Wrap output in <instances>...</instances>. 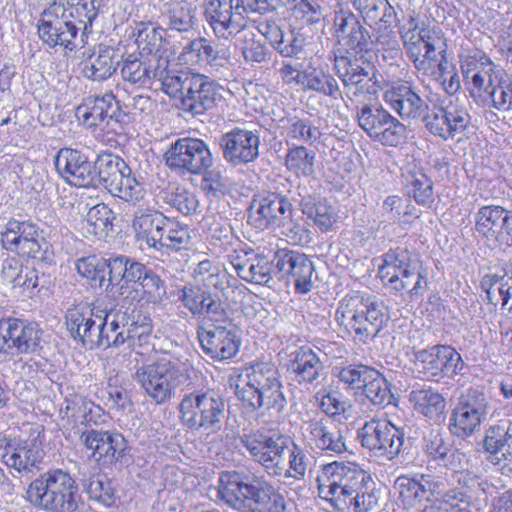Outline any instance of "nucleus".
Returning a JSON list of instances; mask_svg holds the SVG:
<instances>
[{
  "mask_svg": "<svg viewBox=\"0 0 512 512\" xmlns=\"http://www.w3.org/2000/svg\"><path fill=\"white\" fill-rule=\"evenodd\" d=\"M389 319L383 302L359 292L344 296L335 311L336 322L362 342L373 340Z\"/></svg>",
  "mask_w": 512,
  "mask_h": 512,
  "instance_id": "5",
  "label": "nucleus"
},
{
  "mask_svg": "<svg viewBox=\"0 0 512 512\" xmlns=\"http://www.w3.org/2000/svg\"><path fill=\"white\" fill-rule=\"evenodd\" d=\"M423 121L431 134L448 140L467 129L471 116L466 107L456 99L442 101L441 105L434 106L424 116Z\"/></svg>",
  "mask_w": 512,
  "mask_h": 512,
  "instance_id": "20",
  "label": "nucleus"
},
{
  "mask_svg": "<svg viewBox=\"0 0 512 512\" xmlns=\"http://www.w3.org/2000/svg\"><path fill=\"white\" fill-rule=\"evenodd\" d=\"M163 201L183 215L199 212V200L196 194L183 186L172 187L163 192Z\"/></svg>",
  "mask_w": 512,
  "mask_h": 512,
  "instance_id": "56",
  "label": "nucleus"
},
{
  "mask_svg": "<svg viewBox=\"0 0 512 512\" xmlns=\"http://www.w3.org/2000/svg\"><path fill=\"white\" fill-rule=\"evenodd\" d=\"M168 167L190 174H201L213 164V157L207 144L198 138H180L166 151Z\"/></svg>",
  "mask_w": 512,
  "mask_h": 512,
  "instance_id": "18",
  "label": "nucleus"
},
{
  "mask_svg": "<svg viewBox=\"0 0 512 512\" xmlns=\"http://www.w3.org/2000/svg\"><path fill=\"white\" fill-rule=\"evenodd\" d=\"M275 0H210L205 9L206 19L219 39H230L247 25V12L260 14L276 9Z\"/></svg>",
  "mask_w": 512,
  "mask_h": 512,
  "instance_id": "8",
  "label": "nucleus"
},
{
  "mask_svg": "<svg viewBox=\"0 0 512 512\" xmlns=\"http://www.w3.org/2000/svg\"><path fill=\"white\" fill-rule=\"evenodd\" d=\"M58 174L70 185L78 187L96 186V174L93 164L83 152L62 148L54 157Z\"/></svg>",
  "mask_w": 512,
  "mask_h": 512,
  "instance_id": "27",
  "label": "nucleus"
},
{
  "mask_svg": "<svg viewBox=\"0 0 512 512\" xmlns=\"http://www.w3.org/2000/svg\"><path fill=\"white\" fill-rule=\"evenodd\" d=\"M475 230L493 245L512 246V210L499 205L481 207L475 216Z\"/></svg>",
  "mask_w": 512,
  "mask_h": 512,
  "instance_id": "24",
  "label": "nucleus"
},
{
  "mask_svg": "<svg viewBox=\"0 0 512 512\" xmlns=\"http://www.w3.org/2000/svg\"><path fill=\"white\" fill-rule=\"evenodd\" d=\"M225 410L224 399L214 390L186 393L179 404L183 424L191 430L208 434L221 430Z\"/></svg>",
  "mask_w": 512,
  "mask_h": 512,
  "instance_id": "9",
  "label": "nucleus"
},
{
  "mask_svg": "<svg viewBox=\"0 0 512 512\" xmlns=\"http://www.w3.org/2000/svg\"><path fill=\"white\" fill-rule=\"evenodd\" d=\"M117 65L115 50L100 45L98 51L82 63V75L92 81H105L116 72Z\"/></svg>",
  "mask_w": 512,
  "mask_h": 512,
  "instance_id": "40",
  "label": "nucleus"
},
{
  "mask_svg": "<svg viewBox=\"0 0 512 512\" xmlns=\"http://www.w3.org/2000/svg\"><path fill=\"white\" fill-rule=\"evenodd\" d=\"M464 76L471 80L472 97L501 111L512 109V81L482 51L466 56L462 64Z\"/></svg>",
  "mask_w": 512,
  "mask_h": 512,
  "instance_id": "4",
  "label": "nucleus"
},
{
  "mask_svg": "<svg viewBox=\"0 0 512 512\" xmlns=\"http://www.w3.org/2000/svg\"><path fill=\"white\" fill-rule=\"evenodd\" d=\"M55 5L61 7V13L74 18L80 24H83V33L92 27L93 21L98 15L99 0H58Z\"/></svg>",
  "mask_w": 512,
  "mask_h": 512,
  "instance_id": "52",
  "label": "nucleus"
},
{
  "mask_svg": "<svg viewBox=\"0 0 512 512\" xmlns=\"http://www.w3.org/2000/svg\"><path fill=\"white\" fill-rule=\"evenodd\" d=\"M292 213V204L284 195L269 193L253 200L248 222L258 230H265L284 226L291 219Z\"/></svg>",
  "mask_w": 512,
  "mask_h": 512,
  "instance_id": "25",
  "label": "nucleus"
},
{
  "mask_svg": "<svg viewBox=\"0 0 512 512\" xmlns=\"http://www.w3.org/2000/svg\"><path fill=\"white\" fill-rule=\"evenodd\" d=\"M237 398L254 410L280 414L287 400L277 368L268 362H257L241 370L234 381Z\"/></svg>",
  "mask_w": 512,
  "mask_h": 512,
  "instance_id": "3",
  "label": "nucleus"
},
{
  "mask_svg": "<svg viewBox=\"0 0 512 512\" xmlns=\"http://www.w3.org/2000/svg\"><path fill=\"white\" fill-rule=\"evenodd\" d=\"M81 443L92 451V456L102 464H113L124 457L127 442L116 431L86 429L80 433Z\"/></svg>",
  "mask_w": 512,
  "mask_h": 512,
  "instance_id": "29",
  "label": "nucleus"
},
{
  "mask_svg": "<svg viewBox=\"0 0 512 512\" xmlns=\"http://www.w3.org/2000/svg\"><path fill=\"white\" fill-rule=\"evenodd\" d=\"M79 30L76 23L61 13V7L54 3L42 13L38 24L39 37L45 44L50 48L60 46L69 51L85 44L84 33L78 38Z\"/></svg>",
  "mask_w": 512,
  "mask_h": 512,
  "instance_id": "15",
  "label": "nucleus"
},
{
  "mask_svg": "<svg viewBox=\"0 0 512 512\" xmlns=\"http://www.w3.org/2000/svg\"><path fill=\"white\" fill-rule=\"evenodd\" d=\"M253 501L259 512H284V497L263 478L253 476L248 485L247 503Z\"/></svg>",
  "mask_w": 512,
  "mask_h": 512,
  "instance_id": "39",
  "label": "nucleus"
},
{
  "mask_svg": "<svg viewBox=\"0 0 512 512\" xmlns=\"http://www.w3.org/2000/svg\"><path fill=\"white\" fill-rule=\"evenodd\" d=\"M127 325V313L123 311L106 312L105 325L103 326L108 344L95 346L97 348L120 347L124 344V333Z\"/></svg>",
  "mask_w": 512,
  "mask_h": 512,
  "instance_id": "61",
  "label": "nucleus"
},
{
  "mask_svg": "<svg viewBox=\"0 0 512 512\" xmlns=\"http://www.w3.org/2000/svg\"><path fill=\"white\" fill-rule=\"evenodd\" d=\"M481 288L488 302L494 307L500 305L505 315L512 319V279L498 274H486Z\"/></svg>",
  "mask_w": 512,
  "mask_h": 512,
  "instance_id": "41",
  "label": "nucleus"
},
{
  "mask_svg": "<svg viewBox=\"0 0 512 512\" xmlns=\"http://www.w3.org/2000/svg\"><path fill=\"white\" fill-rule=\"evenodd\" d=\"M318 406L328 416L348 414L351 405L340 392L331 389H322L315 395Z\"/></svg>",
  "mask_w": 512,
  "mask_h": 512,
  "instance_id": "63",
  "label": "nucleus"
},
{
  "mask_svg": "<svg viewBox=\"0 0 512 512\" xmlns=\"http://www.w3.org/2000/svg\"><path fill=\"white\" fill-rule=\"evenodd\" d=\"M191 240V231L188 226L167 217L155 250L160 251L163 248L173 251L188 249Z\"/></svg>",
  "mask_w": 512,
  "mask_h": 512,
  "instance_id": "51",
  "label": "nucleus"
},
{
  "mask_svg": "<svg viewBox=\"0 0 512 512\" xmlns=\"http://www.w3.org/2000/svg\"><path fill=\"white\" fill-rule=\"evenodd\" d=\"M2 247L22 257L46 260L49 243L44 232L35 223L28 220L11 218L0 234Z\"/></svg>",
  "mask_w": 512,
  "mask_h": 512,
  "instance_id": "11",
  "label": "nucleus"
},
{
  "mask_svg": "<svg viewBox=\"0 0 512 512\" xmlns=\"http://www.w3.org/2000/svg\"><path fill=\"white\" fill-rule=\"evenodd\" d=\"M316 155L304 146L290 148L285 157L287 169L297 177H308L314 173Z\"/></svg>",
  "mask_w": 512,
  "mask_h": 512,
  "instance_id": "58",
  "label": "nucleus"
},
{
  "mask_svg": "<svg viewBox=\"0 0 512 512\" xmlns=\"http://www.w3.org/2000/svg\"><path fill=\"white\" fill-rule=\"evenodd\" d=\"M361 445L374 456L392 460L399 455L404 433L391 422L372 419L357 432Z\"/></svg>",
  "mask_w": 512,
  "mask_h": 512,
  "instance_id": "16",
  "label": "nucleus"
},
{
  "mask_svg": "<svg viewBox=\"0 0 512 512\" xmlns=\"http://www.w3.org/2000/svg\"><path fill=\"white\" fill-rule=\"evenodd\" d=\"M76 114L88 127L106 125L112 122L117 124L129 123L130 115L123 111L113 93H105L102 96L90 95L77 107Z\"/></svg>",
  "mask_w": 512,
  "mask_h": 512,
  "instance_id": "23",
  "label": "nucleus"
},
{
  "mask_svg": "<svg viewBox=\"0 0 512 512\" xmlns=\"http://www.w3.org/2000/svg\"><path fill=\"white\" fill-rule=\"evenodd\" d=\"M169 59L164 56H152L145 58L135 54H129L123 59L120 67V75L124 82L137 87L151 84V80L157 79L161 73L169 67Z\"/></svg>",
  "mask_w": 512,
  "mask_h": 512,
  "instance_id": "30",
  "label": "nucleus"
},
{
  "mask_svg": "<svg viewBox=\"0 0 512 512\" xmlns=\"http://www.w3.org/2000/svg\"><path fill=\"white\" fill-rule=\"evenodd\" d=\"M191 369L187 359L168 355L139 367L135 380L153 402L164 404L174 396L177 387L191 378Z\"/></svg>",
  "mask_w": 512,
  "mask_h": 512,
  "instance_id": "6",
  "label": "nucleus"
},
{
  "mask_svg": "<svg viewBox=\"0 0 512 512\" xmlns=\"http://www.w3.org/2000/svg\"><path fill=\"white\" fill-rule=\"evenodd\" d=\"M323 369L324 365L318 354L308 347L300 348L292 362V371L300 384H315Z\"/></svg>",
  "mask_w": 512,
  "mask_h": 512,
  "instance_id": "47",
  "label": "nucleus"
},
{
  "mask_svg": "<svg viewBox=\"0 0 512 512\" xmlns=\"http://www.w3.org/2000/svg\"><path fill=\"white\" fill-rule=\"evenodd\" d=\"M275 277L279 280L292 279L295 289L302 294L312 290L313 262L303 253L290 249H278L272 259Z\"/></svg>",
  "mask_w": 512,
  "mask_h": 512,
  "instance_id": "22",
  "label": "nucleus"
},
{
  "mask_svg": "<svg viewBox=\"0 0 512 512\" xmlns=\"http://www.w3.org/2000/svg\"><path fill=\"white\" fill-rule=\"evenodd\" d=\"M445 351L444 345H438L416 352L414 363L418 372L423 373L426 377L441 375Z\"/></svg>",
  "mask_w": 512,
  "mask_h": 512,
  "instance_id": "59",
  "label": "nucleus"
},
{
  "mask_svg": "<svg viewBox=\"0 0 512 512\" xmlns=\"http://www.w3.org/2000/svg\"><path fill=\"white\" fill-rule=\"evenodd\" d=\"M240 443L255 463L274 476L281 457L286 455V450L292 444V439L288 435L261 428L244 433L240 436Z\"/></svg>",
  "mask_w": 512,
  "mask_h": 512,
  "instance_id": "12",
  "label": "nucleus"
},
{
  "mask_svg": "<svg viewBox=\"0 0 512 512\" xmlns=\"http://www.w3.org/2000/svg\"><path fill=\"white\" fill-rule=\"evenodd\" d=\"M29 500L45 510L73 512L77 509L78 487L69 472L50 469L33 480L28 489Z\"/></svg>",
  "mask_w": 512,
  "mask_h": 512,
  "instance_id": "7",
  "label": "nucleus"
},
{
  "mask_svg": "<svg viewBox=\"0 0 512 512\" xmlns=\"http://www.w3.org/2000/svg\"><path fill=\"white\" fill-rule=\"evenodd\" d=\"M487 409L488 401L485 395L477 390H470L461 398L451 414V433L462 439L472 435L485 419Z\"/></svg>",
  "mask_w": 512,
  "mask_h": 512,
  "instance_id": "21",
  "label": "nucleus"
},
{
  "mask_svg": "<svg viewBox=\"0 0 512 512\" xmlns=\"http://www.w3.org/2000/svg\"><path fill=\"white\" fill-rule=\"evenodd\" d=\"M484 448L494 464L512 458V422L504 419L490 427L484 438Z\"/></svg>",
  "mask_w": 512,
  "mask_h": 512,
  "instance_id": "37",
  "label": "nucleus"
},
{
  "mask_svg": "<svg viewBox=\"0 0 512 512\" xmlns=\"http://www.w3.org/2000/svg\"><path fill=\"white\" fill-rule=\"evenodd\" d=\"M127 320L129 317L127 316ZM152 326L150 319L147 317L132 320L130 323L127 321L124 333V344L128 347L136 349L137 347H144L149 344L151 338Z\"/></svg>",
  "mask_w": 512,
  "mask_h": 512,
  "instance_id": "64",
  "label": "nucleus"
},
{
  "mask_svg": "<svg viewBox=\"0 0 512 512\" xmlns=\"http://www.w3.org/2000/svg\"><path fill=\"white\" fill-rule=\"evenodd\" d=\"M415 410L429 419L439 418L446 408L443 396L432 389H417L409 395Z\"/></svg>",
  "mask_w": 512,
  "mask_h": 512,
  "instance_id": "54",
  "label": "nucleus"
},
{
  "mask_svg": "<svg viewBox=\"0 0 512 512\" xmlns=\"http://www.w3.org/2000/svg\"><path fill=\"white\" fill-rule=\"evenodd\" d=\"M359 126L376 142L397 146L406 138V126L381 105H363L357 109Z\"/></svg>",
  "mask_w": 512,
  "mask_h": 512,
  "instance_id": "14",
  "label": "nucleus"
},
{
  "mask_svg": "<svg viewBox=\"0 0 512 512\" xmlns=\"http://www.w3.org/2000/svg\"><path fill=\"white\" fill-rule=\"evenodd\" d=\"M158 20L167 31L187 35L196 30L197 8L184 0H169L159 5Z\"/></svg>",
  "mask_w": 512,
  "mask_h": 512,
  "instance_id": "33",
  "label": "nucleus"
},
{
  "mask_svg": "<svg viewBox=\"0 0 512 512\" xmlns=\"http://www.w3.org/2000/svg\"><path fill=\"white\" fill-rule=\"evenodd\" d=\"M250 478L236 471L222 472L218 481V497L233 509H245Z\"/></svg>",
  "mask_w": 512,
  "mask_h": 512,
  "instance_id": "36",
  "label": "nucleus"
},
{
  "mask_svg": "<svg viewBox=\"0 0 512 512\" xmlns=\"http://www.w3.org/2000/svg\"><path fill=\"white\" fill-rule=\"evenodd\" d=\"M297 192L300 197L299 204L302 213L313 220L321 231H328L336 222V214L333 208L325 202H316L315 199L308 196L306 186L299 185Z\"/></svg>",
  "mask_w": 512,
  "mask_h": 512,
  "instance_id": "46",
  "label": "nucleus"
},
{
  "mask_svg": "<svg viewBox=\"0 0 512 512\" xmlns=\"http://www.w3.org/2000/svg\"><path fill=\"white\" fill-rule=\"evenodd\" d=\"M286 453H288L287 463L285 456H282L274 476L294 481L303 480L311 464V457L307 449L292 440Z\"/></svg>",
  "mask_w": 512,
  "mask_h": 512,
  "instance_id": "42",
  "label": "nucleus"
},
{
  "mask_svg": "<svg viewBox=\"0 0 512 512\" xmlns=\"http://www.w3.org/2000/svg\"><path fill=\"white\" fill-rule=\"evenodd\" d=\"M195 279L205 288L224 291L229 287L228 274L210 260L201 261L194 271Z\"/></svg>",
  "mask_w": 512,
  "mask_h": 512,
  "instance_id": "55",
  "label": "nucleus"
},
{
  "mask_svg": "<svg viewBox=\"0 0 512 512\" xmlns=\"http://www.w3.org/2000/svg\"><path fill=\"white\" fill-rule=\"evenodd\" d=\"M198 338L205 354L214 360L231 359L239 351L238 328L227 317L199 328Z\"/></svg>",
  "mask_w": 512,
  "mask_h": 512,
  "instance_id": "19",
  "label": "nucleus"
},
{
  "mask_svg": "<svg viewBox=\"0 0 512 512\" xmlns=\"http://www.w3.org/2000/svg\"><path fill=\"white\" fill-rule=\"evenodd\" d=\"M316 482L319 496L340 511L369 512L378 505L375 482L355 463L322 465Z\"/></svg>",
  "mask_w": 512,
  "mask_h": 512,
  "instance_id": "2",
  "label": "nucleus"
},
{
  "mask_svg": "<svg viewBox=\"0 0 512 512\" xmlns=\"http://www.w3.org/2000/svg\"><path fill=\"white\" fill-rule=\"evenodd\" d=\"M237 35L236 46L240 49L246 62L262 63L268 59L269 51L267 47L256 39L255 33L246 30L239 32Z\"/></svg>",
  "mask_w": 512,
  "mask_h": 512,
  "instance_id": "60",
  "label": "nucleus"
},
{
  "mask_svg": "<svg viewBox=\"0 0 512 512\" xmlns=\"http://www.w3.org/2000/svg\"><path fill=\"white\" fill-rule=\"evenodd\" d=\"M115 213L105 203H98L91 207L86 214L89 232L95 236H106L113 229Z\"/></svg>",
  "mask_w": 512,
  "mask_h": 512,
  "instance_id": "62",
  "label": "nucleus"
},
{
  "mask_svg": "<svg viewBox=\"0 0 512 512\" xmlns=\"http://www.w3.org/2000/svg\"><path fill=\"white\" fill-rule=\"evenodd\" d=\"M150 268L134 258L126 255H117L111 267L112 279L114 286L130 283L140 284L142 279L147 276Z\"/></svg>",
  "mask_w": 512,
  "mask_h": 512,
  "instance_id": "49",
  "label": "nucleus"
},
{
  "mask_svg": "<svg viewBox=\"0 0 512 512\" xmlns=\"http://www.w3.org/2000/svg\"><path fill=\"white\" fill-rule=\"evenodd\" d=\"M43 457L44 451L36 439L11 440L5 445L2 455L9 468L26 474L38 469Z\"/></svg>",
  "mask_w": 512,
  "mask_h": 512,
  "instance_id": "32",
  "label": "nucleus"
},
{
  "mask_svg": "<svg viewBox=\"0 0 512 512\" xmlns=\"http://www.w3.org/2000/svg\"><path fill=\"white\" fill-rule=\"evenodd\" d=\"M304 438L328 455H340L347 451L341 430L326 417H314L303 422Z\"/></svg>",
  "mask_w": 512,
  "mask_h": 512,
  "instance_id": "28",
  "label": "nucleus"
},
{
  "mask_svg": "<svg viewBox=\"0 0 512 512\" xmlns=\"http://www.w3.org/2000/svg\"><path fill=\"white\" fill-rule=\"evenodd\" d=\"M383 99L402 119H418L427 114L428 105L419 92L408 82L387 89Z\"/></svg>",
  "mask_w": 512,
  "mask_h": 512,
  "instance_id": "31",
  "label": "nucleus"
},
{
  "mask_svg": "<svg viewBox=\"0 0 512 512\" xmlns=\"http://www.w3.org/2000/svg\"><path fill=\"white\" fill-rule=\"evenodd\" d=\"M409 252L398 249L385 254L383 264L379 267V275L392 288L393 281H399L415 264Z\"/></svg>",
  "mask_w": 512,
  "mask_h": 512,
  "instance_id": "50",
  "label": "nucleus"
},
{
  "mask_svg": "<svg viewBox=\"0 0 512 512\" xmlns=\"http://www.w3.org/2000/svg\"><path fill=\"white\" fill-rule=\"evenodd\" d=\"M403 47L418 71L433 76L443 90L453 95L460 89V78L446 57V40L439 28L420 26L418 20L409 15L399 27Z\"/></svg>",
  "mask_w": 512,
  "mask_h": 512,
  "instance_id": "1",
  "label": "nucleus"
},
{
  "mask_svg": "<svg viewBox=\"0 0 512 512\" xmlns=\"http://www.w3.org/2000/svg\"><path fill=\"white\" fill-rule=\"evenodd\" d=\"M14 356L34 353L40 348L42 330L35 322L11 318Z\"/></svg>",
  "mask_w": 512,
  "mask_h": 512,
  "instance_id": "43",
  "label": "nucleus"
},
{
  "mask_svg": "<svg viewBox=\"0 0 512 512\" xmlns=\"http://www.w3.org/2000/svg\"><path fill=\"white\" fill-rule=\"evenodd\" d=\"M334 67L350 99L374 96L381 90L376 67L370 61L341 56Z\"/></svg>",
  "mask_w": 512,
  "mask_h": 512,
  "instance_id": "13",
  "label": "nucleus"
},
{
  "mask_svg": "<svg viewBox=\"0 0 512 512\" xmlns=\"http://www.w3.org/2000/svg\"><path fill=\"white\" fill-rule=\"evenodd\" d=\"M224 159L237 166L255 161L259 156L260 135L257 130L234 128L219 140Z\"/></svg>",
  "mask_w": 512,
  "mask_h": 512,
  "instance_id": "26",
  "label": "nucleus"
},
{
  "mask_svg": "<svg viewBox=\"0 0 512 512\" xmlns=\"http://www.w3.org/2000/svg\"><path fill=\"white\" fill-rule=\"evenodd\" d=\"M204 74L195 73L192 70L172 71L169 67L165 69L159 80L162 90L165 94L172 98L180 99V108L182 99L188 97L193 89L199 88L200 81L203 80Z\"/></svg>",
  "mask_w": 512,
  "mask_h": 512,
  "instance_id": "38",
  "label": "nucleus"
},
{
  "mask_svg": "<svg viewBox=\"0 0 512 512\" xmlns=\"http://www.w3.org/2000/svg\"><path fill=\"white\" fill-rule=\"evenodd\" d=\"M199 88L182 99L181 109L193 116L203 115L215 105L217 96V84L208 76L204 75L200 81Z\"/></svg>",
  "mask_w": 512,
  "mask_h": 512,
  "instance_id": "45",
  "label": "nucleus"
},
{
  "mask_svg": "<svg viewBox=\"0 0 512 512\" xmlns=\"http://www.w3.org/2000/svg\"><path fill=\"white\" fill-rule=\"evenodd\" d=\"M362 394L367 400L378 407H386L393 402V394L386 378L374 369V375L369 377Z\"/></svg>",
  "mask_w": 512,
  "mask_h": 512,
  "instance_id": "57",
  "label": "nucleus"
},
{
  "mask_svg": "<svg viewBox=\"0 0 512 512\" xmlns=\"http://www.w3.org/2000/svg\"><path fill=\"white\" fill-rule=\"evenodd\" d=\"M334 28L338 42L347 50L367 49L369 34L353 13L344 10L336 12Z\"/></svg>",
  "mask_w": 512,
  "mask_h": 512,
  "instance_id": "35",
  "label": "nucleus"
},
{
  "mask_svg": "<svg viewBox=\"0 0 512 512\" xmlns=\"http://www.w3.org/2000/svg\"><path fill=\"white\" fill-rule=\"evenodd\" d=\"M402 175L408 194L418 204L429 205L434 201L433 182L421 169L406 168Z\"/></svg>",
  "mask_w": 512,
  "mask_h": 512,
  "instance_id": "53",
  "label": "nucleus"
},
{
  "mask_svg": "<svg viewBox=\"0 0 512 512\" xmlns=\"http://www.w3.org/2000/svg\"><path fill=\"white\" fill-rule=\"evenodd\" d=\"M164 28L151 22H140L136 25L134 36L139 55L145 58L164 56L169 59L167 50H161Z\"/></svg>",
  "mask_w": 512,
  "mask_h": 512,
  "instance_id": "44",
  "label": "nucleus"
},
{
  "mask_svg": "<svg viewBox=\"0 0 512 512\" xmlns=\"http://www.w3.org/2000/svg\"><path fill=\"white\" fill-rule=\"evenodd\" d=\"M132 220V229L137 241L156 249L166 216L154 207L145 205V199L136 205Z\"/></svg>",
  "mask_w": 512,
  "mask_h": 512,
  "instance_id": "34",
  "label": "nucleus"
},
{
  "mask_svg": "<svg viewBox=\"0 0 512 512\" xmlns=\"http://www.w3.org/2000/svg\"><path fill=\"white\" fill-rule=\"evenodd\" d=\"M97 170L96 182L102 184L113 196L137 205L146 197L144 185L140 183L126 162L112 153L98 155L93 170Z\"/></svg>",
  "mask_w": 512,
  "mask_h": 512,
  "instance_id": "10",
  "label": "nucleus"
},
{
  "mask_svg": "<svg viewBox=\"0 0 512 512\" xmlns=\"http://www.w3.org/2000/svg\"><path fill=\"white\" fill-rule=\"evenodd\" d=\"M302 79L301 87L304 90L315 91L335 99L340 95V89L336 79L322 67H316L312 63H309L303 68Z\"/></svg>",
  "mask_w": 512,
  "mask_h": 512,
  "instance_id": "48",
  "label": "nucleus"
},
{
  "mask_svg": "<svg viewBox=\"0 0 512 512\" xmlns=\"http://www.w3.org/2000/svg\"><path fill=\"white\" fill-rule=\"evenodd\" d=\"M66 326L74 340L84 348L108 344L104 329L105 310L98 307H75L66 312Z\"/></svg>",
  "mask_w": 512,
  "mask_h": 512,
  "instance_id": "17",
  "label": "nucleus"
}]
</instances>
